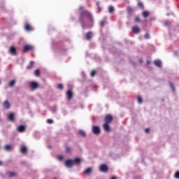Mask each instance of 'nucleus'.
<instances>
[{
    "mask_svg": "<svg viewBox=\"0 0 179 179\" xmlns=\"http://www.w3.org/2000/svg\"><path fill=\"white\" fill-rule=\"evenodd\" d=\"M149 15H150V13H149V11H143L142 13V16L143 17H144V19L149 17Z\"/></svg>",
    "mask_w": 179,
    "mask_h": 179,
    "instance_id": "obj_20",
    "label": "nucleus"
},
{
    "mask_svg": "<svg viewBox=\"0 0 179 179\" xmlns=\"http://www.w3.org/2000/svg\"><path fill=\"white\" fill-rule=\"evenodd\" d=\"M137 6L141 9H143V3L141 1H138Z\"/></svg>",
    "mask_w": 179,
    "mask_h": 179,
    "instance_id": "obj_23",
    "label": "nucleus"
},
{
    "mask_svg": "<svg viewBox=\"0 0 179 179\" xmlns=\"http://www.w3.org/2000/svg\"><path fill=\"white\" fill-rule=\"evenodd\" d=\"M66 167L71 169V167L73 166V161L71 159H67L64 163Z\"/></svg>",
    "mask_w": 179,
    "mask_h": 179,
    "instance_id": "obj_5",
    "label": "nucleus"
},
{
    "mask_svg": "<svg viewBox=\"0 0 179 179\" xmlns=\"http://www.w3.org/2000/svg\"><path fill=\"white\" fill-rule=\"evenodd\" d=\"M20 152L21 153L26 155V153H27V148L24 145L21 146Z\"/></svg>",
    "mask_w": 179,
    "mask_h": 179,
    "instance_id": "obj_17",
    "label": "nucleus"
},
{
    "mask_svg": "<svg viewBox=\"0 0 179 179\" xmlns=\"http://www.w3.org/2000/svg\"><path fill=\"white\" fill-rule=\"evenodd\" d=\"M115 10L114 9V7L113 6H110L108 7V12H109V13H114Z\"/></svg>",
    "mask_w": 179,
    "mask_h": 179,
    "instance_id": "obj_24",
    "label": "nucleus"
},
{
    "mask_svg": "<svg viewBox=\"0 0 179 179\" xmlns=\"http://www.w3.org/2000/svg\"><path fill=\"white\" fill-rule=\"evenodd\" d=\"M113 115L108 114L106 115L104 121H105V124H111V122H113Z\"/></svg>",
    "mask_w": 179,
    "mask_h": 179,
    "instance_id": "obj_3",
    "label": "nucleus"
},
{
    "mask_svg": "<svg viewBox=\"0 0 179 179\" xmlns=\"http://www.w3.org/2000/svg\"><path fill=\"white\" fill-rule=\"evenodd\" d=\"M170 86H171L172 92H175L176 89L174 88V85H173L172 83H170Z\"/></svg>",
    "mask_w": 179,
    "mask_h": 179,
    "instance_id": "obj_39",
    "label": "nucleus"
},
{
    "mask_svg": "<svg viewBox=\"0 0 179 179\" xmlns=\"http://www.w3.org/2000/svg\"><path fill=\"white\" fill-rule=\"evenodd\" d=\"M57 89H59V90H64V85H62V84H59L57 85Z\"/></svg>",
    "mask_w": 179,
    "mask_h": 179,
    "instance_id": "obj_33",
    "label": "nucleus"
},
{
    "mask_svg": "<svg viewBox=\"0 0 179 179\" xmlns=\"http://www.w3.org/2000/svg\"><path fill=\"white\" fill-rule=\"evenodd\" d=\"M99 170L102 173H107V171H108V166H107V165H106V164H101L99 166Z\"/></svg>",
    "mask_w": 179,
    "mask_h": 179,
    "instance_id": "obj_4",
    "label": "nucleus"
},
{
    "mask_svg": "<svg viewBox=\"0 0 179 179\" xmlns=\"http://www.w3.org/2000/svg\"><path fill=\"white\" fill-rule=\"evenodd\" d=\"M0 85H1V80H0Z\"/></svg>",
    "mask_w": 179,
    "mask_h": 179,
    "instance_id": "obj_49",
    "label": "nucleus"
},
{
    "mask_svg": "<svg viewBox=\"0 0 179 179\" xmlns=\"http://www.w3.org/2000/svg\"><path fill=\"white\" fill-rule=\"evenodd\" d=\"M92 132L95 135H99V134H100V127H99L98 126H93Z\"/></svg>",
    "mask_w": 179,
    "mask_h": 179,
    "instance_id": "obj_9",
    "label": "nucleus"
},
{
    "mask_svg": "<svg viewBox=\"0 0 179 179\" xmlns=\"http://www.w3.org/2000/svg\"><path fill=\"white\" fill-rule=\"evenodd\" d=\"M35 76H40V69H36L34 71Z\"/></svg>",
    "mask_w": 179,
    "mask_h": 179,
    "instance_id": "obj_31",
    "label": "nucleus"
},
{
    "mask_svg": "<svg viewBox=\"0 0 179 179\" xmlns=\"http://www.w3.org/2000/svg\"><path fill=\"white\" fill-rule=\"evenodd\" d=\"M144 38H145L146 40H149V38H150V36L149 35L148 33L144 35Z\"/></svg>",
    "mask_w": 179,
    "mask_h": 179,
    "instance_id": "obj_36",
    "label": "nucleus"
},
{
    "mask_svg": "<svg viewBox=\"0 0 179 179\" xmlns=\"http://www.w3.org/2000/svg\"><path fill=\"white\" fill-rule=\"evenodd\" d=\"M96 5L98 6V9H100V4L99 3H96Z\"/></svg>",
    "mask_w": 179,
    "mask_h": 179,
    "instance_id": "obj_45",
    "label": "nucleus"
},
{
    "mask_svg": "<svg viewBox=\"0 0 179 179\" xmlns=\"http://www.w3.org/2000/svg\"><path fill=\"white\" fill-rule=\"evenodd\" d=\"M83 16H85L90 22H93V15H92V13L89 10H83L80 11L79 17V22L80 23H83Z\"/></svg>",
    "mask_w": 179,
    "mask_h": 179,
    "instance_id": "obj_1",
    "label": "nucleus"
},
{
    "mask_svg": "<svg viewBox=\"0 0 179 179\" xmlns=\"http://www.w3.org/2000/svg\"><path fill=\"white\" fill-rule=\"evenodd\" d=\"M57 160H59V162H62V160H64V156L62 155L57 156Z\"/></svg>",
    "mask_w": 179,
    "mask_h": 179,
    "instance_id": "obj_37",
    "label": "nucleus"
},
{
    "mask_svg": "<svg viewBox=\"0 0 179 179\" xmlns=\"http://www.w3.org/2000/svg\"><path fill=\"white\" fill-rule=\"evenodd\" d=\"M17 132H20V134H23V132L26 131V126L24 125H20L17 128Z\"/></svg>",
    "mask_w": 179,
    "mask_h": 179,
    "instance_id": "obj_6",
    "label": "nucleus"
},
{
    "mask_svg": "<svg viewBox=\"0 0 179 179\" xmlns=\"http://www.w3.org/2000/svg\"><path fill=\"white\" fill-rule=\"evenodd\" d=\"M90 173H92V168H87L83 172L84 174H87V176H89Z\"/></svg>",
    "mask_w": 179,
    "mask_h": 179,
    "instance_id": "obj_21",
    "label": "nucleus"
},
{
    "mask_svg": "<svg viewBox=\"0 0 179 179\" xmlns=\"http://www.w3.org/2000/svg\"><path fill=\"white\" fill-rule=\"evenodd\" d=\"M5 150L9 151V150H12V146H10V145L8 144L6 145L4 147Z\"/></svg>",
    "mask_w": 179,
    "mask_h": 179,
    "instance_id": "obj_26",
    "label": "nucleus"
},
{
    "mask_svg": "<svg viewBox=\"0 0 179 179\" xmlns=\"http://www.w3.org/2000/svg\"><path fill=\"white\" fill-rule=\"evenodd\" d=\"M170 24H171V22H170V21H165L164 22V26H170Z\"/></svg>",
    "mask_w": 179,
    "mask_h": 179,
    "instance_id": "obj_34",
    "label": "nucleus"
},
{
    "mask_svg": "<svg viewBox=\"0 0 179 179\" xmlns=\"http://www.w3.org/2000/svg\"><path fill=\"white\" fill-rule=\"evenodd\" d=\"M92 78H93L94 76V75H96V71H92L91 73H90Z\"/></svg>",
    "mask_w": 179,
    "mask_h": 179,
    "instance_id": "obj_42",
    "label": "nucleus"
},
{
    "mask_svg": "<svg viewBox=\"0 0 179 179\" xmlns=\"http://www.w3.org/2000/svg\"><path fill=\"white\" fill-rule=\"evenodd\" d=\"M7 120L11 122L15 121V114L13 113H9L7 116Z\"/></svg>",
    "mask_w": 179,
    "mask_h": 179,
    "instance_id": "obj_12",
    "label": "nucleus"
},
{
    "mask_svg": "<svg viewBox=\"0 0 179 179\" xmlns=\"http://www.w3.org/2000/svg\"><path fill=\"white\" fill-rule=\"evenodd\" d=\"M85 36L87 40H92V37H93V33L92 31H88Z\"/></svg>",
    "mask_w": 179,
    "mask_h": 179,
    "instance_id": "obj_16",
    "label": "nucleus"
},
{
    "mask_svg": "<svg viewBox=\"0 0 179 179\" xmlns=\"http://www.w3.org/2000/svg\"><path fill=\"white\" fill-rule=\"evenodd\" d=\"M82 9H83V6H80L79 7V10H82Z\"/></svg>",
    "mask_w": 179,
    "mask_h": 179,
    "instance_id": "obj_44",
    "label": "nucleus"
},
{
    "mask_svg": "<svg viewBox=\"0 0 179 179\" xmlns=\"http://www.w3.org/2000/svg\"><path fill=\"white\" fill-rule=\"evenodd\" d=\"M134 20L136 23L141 22V18H139V16H136Z\"/></svg>",
    "mask_w": 179,
    "mask_h": 179,
    "instance_id": "obj_32",
    "label": "nucleus"
},
{
    "mask_svg": "<svg viewBox=\"0 0 179 179\" xmlns=\"http://www.w3.org/2000/svg\"><path fill=\"white\" fill-rule=\"evenodd\" d=\"M103 128L106 132H110V125L108 123H104L103 125Z\"/></svg>",
    "mask_w": 179,
    "mask_h": 179,
    "instance_id": "obj_14",
    "label": "nucleus"
},
{
    "mask_svg": "<svg viewBox=\"0 0 179 179\" xmlns=\"http://www.w3.org/2000/svg\"><path fill=\"white\" fill-rule=\"evenodd\" d=\"M54 120H51V119H48L47 120V123L48 124H53Z\"/></svg>",
    "mask_w": 179,
    "mask_h": 179,
    "instance_id": "obj_40",
    "label": "nucleus"
},
{
    "mask_svg": "<svg viewBox=\"0 0 179 179\" xmlns=\"http://www.w3.org/2000/svg\"><path fill=\"white\" fill-rule=\"evenodd\" d=\"M8 177H10V178H12V177H15V176H16V173L15 172H8L7 173Z\"/></svg>",
    "mask_w": 179,
    "mask_h": 179,
    "instance_id": "obj_27",
    "label": "nucleus"
},
{
    "mask_svg": "<svg viewBox=\"0 0 179 179\" xmlns=\"http://www.w3.org/2000/svg\"><path fill=\"white\" fill-rule=\"evenodd\" d=\"M3 106L4 108H6V110H9L10 108V103H9V101H4Z\"/></svg>",
    "mask_w": 179,
    "mask_h": 179,
    "instance_id": "obj_15",
    "label": "nucleus"
},
{
    "mask_svg": "<svg viewBox=\"0 0 179 179\" xmlns=\"http://www.w3.org/2000/svg\"><path fill=\"white\" fill-rule=\"evenodd\" d=\"M15 83H16V81L15 80H13L10 82V83L8 84V86L10 87H13L15 86Z\"/></svg>",
    "mask_w": 179,
    "mask_h": 179,
    "instance_id": "obj_25",
    "label": "nucleus"
},
{
    "mask_svg": "<svg viewBox=\"0 0 179 179\" xmlns=\"http://www.w3.org/2000/svg\"><path fill=\"white\" fill-rule=\"evenodd\" d=\"M3 163H2V161L0 160V166H3Z\"/></svg>",
    "mask_w": 179,
    "mask_h": 179,
    "instance_id": "obj_48",
    "label": "nucleus"
},
{
    "mask_svg": "<svg viewBox=\"0 0 179 179\" xmlns=\"http://www.w3.org/2000/svg\"><path fill=\"white\" fill-rule=\"evenodd\" d=\"M8 52L11 55H16V52H17L16 48H15L14 46L10 47Z\"/></svg>",
    "mask_w": 179,
    "mask_h": 179,
    "instance_id": "obj_10",
    "label": "nucleus"
},
{
    "mask_svg": "<svg viewBox=\"0 0 179 179\" xmlns=\"http://www.w3.org/2000/svg\"><path fill=\"white\" fill-rule=\"evenodd\" d=\"M54 179H57V178H55Z\"/></svg>",
    "mask_w": 179,
    "mask_h": 179,
    "instance_id": "obj_50",
    "label": "nucleus"
},
{
    "mask_svg": "<svg viewBox=\"0 0 179 179\" xmlns=\"http://www.w3.org/2000/svg\"><path fill=\"white\" fill-rule=\"evenodd\" d=\"M174 177L175 178L179 179V171L175 173Z\"/></svg>",
    "mask_w": 179,
    "mask_h": 179,
    "instance_id": "obj_38",
    "label": "nucleus"
},
{
    "mask_svg": "<svg viewBox=\"0 0 179 179\" xmlns=\"http://www.w3.org/2000/svg\"><path fill=\"white\" fill-rule=\"evenodd\" d=\"M66 153H71V148L66 147Z\"/></svg>",
    "mask_w": 179,
    "mask_h": 179,
    "instance_id": "obj_41",
    "label": "nucleus"
},
{
    "mask_svg": "<svg viewBox=\"0 0 179 179\" xmlns=\"http://www.w3.org/2000/svg\"><path fill=\"white\" fill-rule=\"evenodd\" d=\"M127 10L129 13H132V12H134V9L130 6L127 7Z\"/></svg>",
    "mask_w": 179,
    "mask_h": 179,
    "instance_id": "obj_30",
    "label": "nucleus"
},
{
    "mask_svg": "<svg viewBox=\"0 0 179 179\" xmlns=\"http://www.w3.org/2000/svg\"><path fill=\"white\" fill-rule=\"evenodd\" d=\"M24 27L27 31H31L33 30V27H31V25L29 22H25Z\"/></svg>",
    "mask_w": 179,
    "mask_h": 179,
    "instance_id": "obj_11",
    "label": "nucleus"
},
{
    "mask_svg": "<svg viewBox=\"0 0 179 179\" xmlns=\"http://www.w3.org/2000/svg\"><path fill=\"white\" fill-rule=\"evenodd\" d=\"M82 162V159L80 158H76L73 159V164H80V162Z\"/></svg>",
    "mask_w": 179,
    "mask_h": 179,
    "instance_id": "obj_18",
    "label": "nucleus"
},
{
    "mask_svg": "<svg viewBox=\"0 0 179 179\" xmlns=\"http://www.w3.org/2000/svg\"><path fill=\"white\" fill-rule=\"evenodd\" d=\"M79 135H80L81 136H86V132H85V131L83 130H80L78 131Z\"/></svg>",
    "mask_w": 179,
    "mask_h": 179,
    "instance_id": "obj_28",
    "label": "nucleus"
},
{
    "mask_svg": "<svg viewBox=\"0 0 179 179\" xmlns=\"http://www.w3.org/2000/svg\"><path fill=\"white\" fill-rule=\"evenodd\" d=\"M107 24V21L106 20H103L100 22V26L101 27H104V26Z\"/></svg>",
    "mask_w": 179,
    "mask_h": 179,
    "instance_id": "obj_29",
    "label": "nucleus"
},
{
    "mask_svg": "<svg viewBox=\"0 0 179 179\" xmlns=\"http://www.w3.org/2000/svg\"><path fill=\"white\" fill-rule=\"evenodd\" d=\"M131 30L134 34H139L141 33V29H139V27H131Z\"/></svg>",
    "mask_w": 179,
    "mask_h": 179,
    "instance_id": "obj_8",
    "label": "nucleus"
},
{
    "mask_svg": "<svg viewBox=\"0 0 179 179\" xmlns=\"http://www.w3.org/2000/svg\"><path fill=\"white\" fill-rule=\"evenodd\" d=\"M139 62L140 64H142V62H143V60H142V59H139Z\"/></svg>",
    "mask_w": 179,
    "mask_h": 179,
    "instance_id": "obj_47",
    "label": "nucleus"
},
{
    "mask_svg": "<svg viewBox=\"0 0 179 179\" xmlns=\"http://www.w3.org/2000/svg\"><path fill=\"white\" fill-rule=\"evenodd\" d=\"M66 96L68 100H71L72 97H73V92H72L71 90H69L66 92Z\"/></svg>",
    "mask_w": 179,
    "mask_h": 179,
    "instance_id": "obj_13",
    "label": "nucleus"
},
{
    "mask_svg": "<svg viewBox=\"0 0 179 179\" xmlns=\"http://www.w3.org/2000/svg\"><path fill=\"white\" fill-rule=\"evenodd\" d=\"M137 100L139 104H142V102H143L142 97L138 96Z\"/></svg>",
    "mask_w": 179,
    "mask_h": 179,
    "instance_id": "obj_35",
    "label": "nucleus"
},
{
    "mask_svg": "<svg viewBox=\"0 0 179 179\" xmlns=\"http://www.w3.org/2000/svg\"><path fill=\"white\" fill-rule=\"evenodd\" d=\"M34 66V62L31 61L29 64L27 66V69H31Z\"/></svg>",
    "mask_w": 179,
    "mask_h": 179,
    "instance_id": "obj_22",
    "label": "nucleus"
},
{
    "mask_svg": "<svg viewBox=\"0 0 179 179\" xmlns=\"http://www.w3.org/2000/svg\"><path fill=\"white\" fill-rule=\"evenodd\" d=\"M30 87L32 90H36L38 87V83L35 81H32L30 83Z\"/></svg>",
    "mask_w": 179,
    "mask_h": 179,
    "instance_id": "obj_7",
    "label": "nucleus"
},
{
    "mask_svg": "<svg viewBox=\"0 0 179 179\" xmlns=\"http://www.w3.org/2000/svg\"><path fill=\"white\" fill-rule=\"evenodd\" d=\"M23 52H27L29 51H34V46L31 45H24L22 47Z\"/></svg>",
    "mask_w": 179,
    "mask_h": 179,
    "instance_id": "obj_2",
    "label": "nucleus"
},
{
    "mask_svg": "<svg viewBox=\"0 0 179 179\" xmlns=\"http://www.w3.org/2000/svg\"><path fill=\"white\" fill-rule=\"evenodd\" d=\"M145 134H149V129L148 128L145 129Z\"/></svg>",
    "mask_w": 179,
    "mask_h": 179,
    "instance_id": "obj_43",
    "label": "nucleus"
},
{
    "mask_svg": "<svg viewBox=\"0 0 179 179\" xmlns=\"http://www.w3.org/2000/svg\"><path fill=\"white\" fill-rule=\"evenodd\" d=\"M147 65H150V61L149 60L147 61Z\"/></svg>",
    "mask_w": 179,
    "mask_h": 179,
    "instance_id": "obj_46",
    "label": "nucleus"
},
{
    "mask_svg": "<svg viewBox=\"0 0 179 179\" xmlns=\"http://www.w3.org/2000/svg\"><path fill=\"white\" fill-rule=\"evenodd\" d=\"M154 64L158 68H162V62L160 60H155Z\"/></svg>",
    "mask_w": 179,
    "mask_h": 179,
    "instance_id": "obj_19",
    "label": "nucleus"
}]
</instances>
